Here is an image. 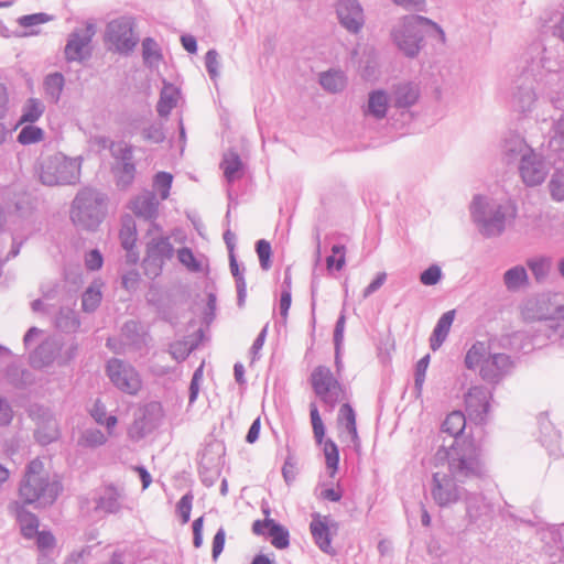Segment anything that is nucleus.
Masks as SVG:
<instances>
[{
    "instance_id": "obj_1",
    "label": "nucleus",
    "mask_w": 564,
    "mask_h": 564,
    "mask_svg": "<svg viewBox=\"0 0 564 564\" xmlns=\"http://www.w3.org/2000/svg\"><path fill=\"white\" fill-rule=\"evenodd\" d=\"M448 474L434 473L431 481V495L441 507H449L465 497L468 489H480V482L487 479V470L480 458V451L471 443H465L446 452Z\"/></svg>"
},
{
    "instance_id": "obj_2",
    "label": "nucleus",
    "mask_w": 564,
    "mask_h": 564,
    "mask_svg": "<svg viewBox=\"0 0 564 564\" xmlns=\"http://www.w3.org/2000/svg\"><path fill=\"white\" fill-rule=\"evenodd\" d=\"M522 314L527 319H536V325L531 337L524 332H516L510 336L511 345L521 344L519 350L529 352L544 346L546 340L555 341L564 337L563 293H543L529 299Z\"/></svg>"
},
{
    "instance_id": "obj_3",
    "label": "nucleus",
    "mask_w": 564,
    "mask_h": 564,
    "mask_svg": "<svg viewBox=\"0 0 564 564\" xmlns=\"http://www.w3.org/2000/svg\"><path fill=\"white\" fill-rule=\"evenodd\" d=\"M547 50L540 43H534L529 48L530 61L523 72L517 86V90L512 94L511 106L514 110L527 113L532 110L536 100V93L531 83H527L532 78L536 84L551 85L560 79V63L546 56Z\"/></svg>"
},
{
    "instance_id": "obj_4",
    "label": "nucleus",
    "mask_w": 564,
    "mask_h": 564,
    "mask_svg": "<svg viewBox=\"0 0 564 564\" xmlns=\"http://www.w3.org/2000/svg\"><path fill=\"white\" fill-rule=\"evenodd\" d=\"M470 215L481 236L495 238L501 236L507 226L513 223L518 208L510 199L499 202L475 195L470 204Z\"/></svg>"
},
{
    "instance_id": "obj_5",
    "label": "nucleus",
    "mask_w": 564,
    "mask_h": 564,
    "mask_svg": "<svg viewBox=\"0 0 564 564\" xmlns=\"http://www.w3.org/2000/svg\"><path fill=\"white\" fill-rule=\"evenodd\" d=\"M62 490L61 481L50 477L42 460L35 458L28 463L19 485V497L24 505L51 506Z\"/></svg>"
},
{
    "instance_id": "obj_6",
    "label": "nucleus",
    "mask_w": 564,
    "mask_h": 564,
    "mask_svg": "<svg viewBox=\"0 0 564 564\" xmlns=\"http://www.w3.org/2000/svg\"><path fill=\"white\" fill-rule=\"evenodd\" d=\"M425 34L436 35L442 43H445L443 29L431 19L422 15L405 17L391 32L393 43L409 58L419 55L424 45Z\"/></svg>"
},
{
    "instance_id": "obj_7",
    "label": "nucleus",
    "mask_w": 564,
    "mask_h": 564,
    "mask_svg": "<svg viewBox=\"0 0 564 564\" xmlns=\"http://www.w3.org/2000/svg\"><path fill=\"white\" fill-rule=\"evenodd\" d=\"M107 196L90 187L80 189L70 207V219L73 224L83 230L95 231L102 223L107 206Z\"/></svg>"
},
{
    "instance_id": "obj_8",
    "label": "nucleus",
    "mask_w": 564,
    "mask_h": 564,
    "mask_svg": "<svg viewBox=\"0 0 564 564\" xmlns=\"http://www.w3.org/2000/svg\"><path fill=\"white\" fill-rule=\"evenodd\" d=\"M78 352V343L72 338L67 343L58 338L48 337L44 339L33 351L30 352L29 362L33 369H45L56 364L65 367L75 359Z\"/></svg>"
},
{
    "instance_id": "obj_9",
    "label": "nucleus",
    "mask_w": 564,
    "mask_h": 564,
    "mask_svg": "<svg viewBox=\"0 0 564 564\" xmlns=\"http://www.w3.org/2000/svg\"><path fill=\"white\" fill-rule=\"evenodd\" d=\"M80 177V161L55 153L40 162L39 178L43 185H74Z\"/></svg>"
},
{
    "instance_id": "obj_10",
    "label": "nucleus",
    "mask_w": 564,
    "mask_h": 564,
    "mask_svg": "<svg viewBox=\"0 0 564 564\" xmlns=\"http://www.w3.org/2000/svg\"><path fill=\"white\" fill-rule=\"evenodd\" d=\"M135 21L131 15H121L109 21L105 30V41L121 55H130L135 48L139 37L134 33Z\"/></svg>"
},
{
    "instance_id": "obj_11",
    "label": "nucleus",
    "mask_w": 564,
    "mask_h": 564,
    "mask_svg": "<svg viewBox=\"0 0 564 564\" xmlns=\"http://www.w3.org/2000/svg\"><path fill=\"white\" fill-rule=\"evenodd\" d=\"M175 253L174 246L169 236L151 238L145 246V256L142 261L144 274L154 280L162 274L167 261L172 260Z\"/></svg>"
},
{
    "instance_id": "obj_12",
    "label": "nucleus",
    "mask_w": 564,
    "mask_h": 564,
    "mask_svg": "<svg viewBox=\"0 0 564 564\" xmlns=\"http://www.w3.org/2000/svg\"><path fill=\"white\" fill-rule=\"evenodd\" d=\"M106 373L110 382L122 393L135 395L142 388L140 373L126 360L109 359L106 364Z\"/></svg>"
},
{
    "instance_id": "obj_13",
    "label": "nucleus",
    "mask_w": 564,
    "mask_h": 564,
    "mask_svg": "<svg viewBox=\"0 0 564 564\" xmlns=\"http://www.w3.org/2000/svg\"><path fill=\"white\" fill-rule=\"evenodd\" d=\"M311 383L314 393L333 411L339 402L341 384L326 366H317L311 373Z\"/></svg>"
},
{
    "instance_id": "obj_14",
    "label": "nucleus",
    "mask_w": 564,
    "mask_h": 564,
    "mask_svg": "<svg viewBox=\"0 0 564 564\" xmlns=\"http://www.w3.org/2000/svg\"><path fill=\"white\" fill-rule=\"evenodd\" d=\"M492 390L484 386H474L465 394V411L469 421L484 424L490 410Z\"/></svg>"
},
{
    "instance_id": "obj_15",
    "label": "nucleus",
    "mask_w": 564,
    "mask_h": 564,
    "mask_svg": "<svg viewBox=\"0 0 564 564\" xmlns=\"http://www.w3.org/2000/svg\"><path fill=\"white\" fill-rule=\"evenodd\" d=\"M480 489L474 487L468 489L464 497L466 506V517L469 523L479 528L488 527L495 514L494 505L479 492Z\"/></svg>"
},
{
    "instance_id": "obj_16",
    "label": "nucleus",
    "mask_w": 564,
    "mask_h": 564,
    "mask_svg": "<svg viewBox=\"0 0 564 564\" xmlns=\"http://www.w3.org/2000/svg\"><path fill=\"white\" fill-rule=\"evenodd\" d=\"M160 200L152 191H144L134 196L129 204V208L139 219L149 223L148 234L153 230L161 231V227L155 223L159 216Z\"/></svg>"
},
{
    "instance_id": "obj_17",
    "label": "nucleus",
    "mask_w": 564,
    "mask_h": 564,
    "mask_svg": "<svg viewBox=\"0 0 564 564\" xmlns=\"http://www.w3.org/2000/svg\"><path fill=\"white\" fill-rule=\"evenodd\" d=\"M94 36L91 24L86 29H76L67 37L64 48L65 59L67 62H83L90 56L89 44Z\"/></svg>"
},
{
    "instance_id": "obj_18",
    "label": "nucleus",
    "mask_w": 564,
    "mask_h": 564,
    "mask_svg": "<svg viewBox=\"0 0 564 564\" xmlns=\"http://www.w3.org/2000/svg\"><path fill=\"white\" fill-rule=\"evenodd\" d=\"M519 173L527 186H536L544 182L547 176L549 169L542 155L534 150L522 156L519 163Z\"/></svg>"
},
{
    "instance_id": "obj_19",
    "label": "nucleus",
    "mask_w": 564,
    "mask_h": 564,
    "mask_svg": "<svg viewBox=\"0 0 564 564\" xmlns=\"http://www.w3.org/2000/svg\"><path fill=\"white\" fill-rule=\"evenodd\" d=\"M513 367L514 362L507 354H489L481 364L479 375L485 381L496 384L510 375Z\"/></svg>"
},
{
    "instance_id": "obj_20",
    "label": "nucleus",
    "mask_w": 564,
    "mask_h": 564,
    "mask_svg": "<svg viewBox=\"0 0 564 564\" xmlns=\"http://www.w3.org/2000/svg\"><path fill=\"white\" fill-rule=\"evenodd\" d=\"M336 14L340 25L351 34H358L365 25L364 9L358 0H338Z\"/></svg>"
},
{
    "instance_id": "obj_21",
    "label": "nucleus",
    "mask_w": 564,
    "mask_h": 564,
    "mask_svg": "<svg viewBox=\"0 0 564 564\" xmlns=\"http://www.w3.org/2000/svg\"><path fill=\"white\" fill-rule=\"evenodd\" d=\"M337 423L340 429V442L351 445L356 452H359L361 443L357 431L356 412L349 403H344L339 408Z\"/></svg>"
},
{
    "instance_id": "obj_22",
    "label": "nucleus",
    "mask_w": 564,
    "mask_h": 564,
    "mask_svg": "<svg viewBox=\"0 0 564 564\" xmlns=\"http://www.w3.org/2000/svg\"><path fill=\"white\" fill-rule=\"evenodd\" d=\"M467 416L462 411H453L445 417L444 422L441 426V432L448 434L454 438L453 443L449 445V448L446 449L444 446L437 452L438 457H446V452H452L454 447H458L465 443H471V441H458V437L463 434L466 427Z\"/></svg>"
},
{
    "instance_id": "obj_23",
    "label": "nucleus",
    "mask_w": 564,
    "mask_h": 564,
    "mask_svg": "<svg viewBox=\"0 0 564 564\" xmlns=\"http://www.w3.org/2000/svg\"><path fill=\"white\" fill-rule=\"evenodd\" d=\"M532 150L520 133L509 131L502 139L501 158L507 164L520 163L522 156Z\"/></svg>"
},
{
    "instance_id": "obj_24",
    "label": "nucleus",
    "mask_w": 564,
    "mask_h": 564,
    "mask_svg": "<svg viewBox=\"0 0 564 564\" xmlns=\"http://www.w3.org/2000/svg\"><path fill=\"white\" fill-rule=\"evenodd\" d=\"M391 107L401 113L408 111L420 98V89L413 83H399L390 91Z\"/></svg>"
},
{
    "instance_id": "obj_25",
    "label": "nucleus",
    "mask_w": 564,
    "mask_h": 564,
    "mask_svg": "<svg viewBox=\"0 0 564 564\" xmlns=\"http://www.w3.org/2000/svg\"><path fill=\"white\" fill-rule=\"evenodd\" d=\"M310 531L315 544L319 550L326 554H334V547L332 545L333 533L328 524L327 517H322L319 513L312 514V521L310 523Z\"/></svg>"
},
{
    "instance_id": "obj_26",
    "label": "nucleus",
    "mask_w": 564,
    "mask_h": 564,
    "mask_svg": "<svg viewBox=\"0 0 564 564\" xmlns=\"http://www.w3.org/2000/svg\"><path fill=\"white\" fill-rule=\"evenodd\" d=\"M538 424L542 445L549 451L550 455H555L558 449V442L561 438L560 432L554 429L546 413H541L539 415Z\"/></svg>"
},
{
    "instance_id": "obj_27",
    "label": "nucleus",
    "mask_w": 564,
    "mask_h": 564,
    "mask_svg": "<svg viewBox=\"0 0 564 564\" xmlns=\"http://www.w3.org/2000/svg\"><path fill=\"white\" fill-rule=\"evenodd\" d=\"M390 100V96L383 89L370 91L365 113L378 120L383 119L387 116L388 108L391 107Z\"/></svg>"
},
{
    "instance_id": "obj_28",
    "label": "nucleus",
    "mask_w": 564,
    "mask_h": 564,
    "mask_svg": "<svg viewBox=\"0 0 564 564\" xmlns=\"http://www.w3.org/2000/svg\"><path fill=\"white\" fill-rule=\"evenodd\" d=\"M121 492L112 485L107 486L96 499V510L117 513L121 510Z\"/></svg>"
},
{
    "instance_id": "obj_29",
    "label": "nucleus",
    "mask_w": 564,
    "mask_h": 564,
    "mask_svg": "<svg viewBox=\"0 0 564 564\" xmlns=\"http://www.w3.org/2000/svg\"><path fill=\"white\" fill-rule=\"evenodd\" d=\"M455 318V310L445 312L437 321L433 333L430 337V347L436 351L446 340L451 326Z\"/></svg>"
},
{
    "instance_id": "obj_30",
    "label": "nucleus",
    "mask_w": 564,
    "mask_h": 564,
    "mask_svg": "<svg viewBox=\"0 0 564 564\" xmlns=\"http://www.w3.org/2000/svg\"><path fill=\"white\" fill-rule=\"evenodd\" d=\"M503 284L509 292H518L529 284L527 269L521 265H514L503 273Z\"/></svg>"
},
{
    "instance_id": "obj_31",
    "label": "nucleus",
    "mask_w": 564,
    "mask_h": 564,
    "mask_svg": "<svg viewBox=\"0 0 564 564\" xmlns=\"http://www.w3.org/2000/svg\"><path fill=\"white\" fill-rule=\"evenodd\" d=\"M45 112V105L37 98H29L21 108V116L17 122V127L24 123L36 122Z\"/></svg>"
},
{
    "instance_id": "obj_32",
    "label": "nucleus",
    "mask_w": 564,
    "mask_h": 564,
    "mask_svg": "<svg viewBox=\"0 0 564 564\" xmlns=\"http://www.w3.org/2000/svg\"><path fill=\"white\" fill-rule=\"evenodd\" d=\"M65 86L64 75L59 72L48 74L43 82V88L47 100L57 104Z\"/></svg>"
},
{
    "instance_id": "obj_33",
    "label": "nucleus",
    "mask_w": 564,
    "mask_h": 564,
    "mask_svg": "<svg viewBox=\"0 0 564 564\" xmlns=\"http://www.w3.org/2000/svg\"><path fill=\"white\" fill-rule=\"evenodd\" d=\"M178 94L180 91L175 86L172 84H164L156 105V111L160 117L165 118L171 113L172 109L177 104Z\"/></svg>"
},
{
    "instance_id": "obj_34",
    "label": "nucleus",
    "mask_w": 564,
    "mask_h": 564,
    "mask_svg": "<svg viewBox=\"0 0 564 564\" xmlns=\"http://www.w3.org/2000/svg\"><path fill=\"white\" fill-rule=\"evenodd\" d=\"M55 327L64 333L76 332L80 326L77 313L69 307H61L54 319Z\"/></svg>"
},
{
    "instance_id": "obj_35",
    "label": "nucleus",
    "mask_w": 564,
    "mask_h": 564,
    "mask_svg": "<svg viewBox=\"0 0 564 564\" xmlns=\"http://www.w3.org/2000/svg\"><path fill=\"white\" fill-rule=\"evenodd\" d=\"M224 175L229 183L239 180L242 176L243 163L236 152H228L224 155L221 164Z\"/></svg>"
},
{
    "instance_id": "obj_36",
    "label": "nucleus",
    "mask_w": 564,
    "mask_h": 564,
    "mask_svg": "<svg viewBox=\"0 0 564 564\" xmlns=\"http://www.w3.org/2000/svg\"><path fill=\"white\" fill-rule=\"evenodd\" d=\"M229 267L232 276L236 282L237 290V305L242 307L247 297V283L243 275V269L240 270L239 264L237 262L236 256L234 252L229 253Z\"/></svg>"
},
{
    "instance_id": "obj_37",
    "label": "nucleus",
    "mask_w": 564,
    "mask_h": 564,
    "mask_svg": "<svg viewBox=\"0 0 564 564\" xmlns=\"http://www.w3.org/2000/svg\"><path fill=\"white\" fill-rule=\"evenodd\" d=\"M17 521L25 539H33L35 536L39 531V519L34 513L25 510L23 507H19L17 509Z\"/></svg>"
},
{
    "instance_id": "obj_38",
    "label": "nucleus",
    "mask_w": 564,
    "mask_h": 564,
    "mask_svg": "<svg viewBox=\"0 0 564 564\" xmlns=\"http://www.w3.org/2000/svg\"><path fill=\"white\" fill-rule=\"evenodd\" d=\"M527 265L532 272L536 283H543L552 269V259L546 256L533 257L527 260Z\"/></svg>"
},
{
    "instance_id": "obj_39",
    "label": "nucleus",
    "mask_w": 564,
    "mask_h": 564,
    "mask_svg": "<svg viewBox=\"0 0 564 564\" xmlns=\"http://www.w3.org/2000/svg\"><path fill=\"white\" fill-rule=\"evenodd\" d=\"M142 58L145 66L152 68L159 66L163 58L162 51L153 37H144L142 41Z\"/></svg>"
},
{
    "instance_id": "obj_40",
    "label": "nucleus",
    "mask_w": 564,
    "mask_h": 564,
    "mask_svg": "<svg viewBox=\"0 0 564 564\" xmlns=\"http://www.w3.org/2000/svg\"><path fill=\"white\" fill-rule=\"evenodd\" d=\"M59 436L58 425L56 420H48L36 426L34 431V438L41 445H48L56 441Z\"/></svg>"
},
{
    "instance_id": "obj_41",
    "label": "nucleus",
    "mask_w": 564,
    "mask_h": 564,
    "mask_svg": "<svg viewBox=\"0 0 564 564\" xmlns=\"http://www.w3.org/2000/svg\"><path fill=\"white\" fill-rule=\"evenodd\" d=\"M265 533V538L270 539L271 544L279 550L286 549L290 545L289 530L275 520Z\"/></svg>"
},
{
    "instance_id": "obj_42",
    "label": "nucleus",
    "mask_w": 564,
    "mask_h": 564,
    "mask_svg": "<svg viewBox=\"0 0 564 564\" xmlns=\"http://www.w3.org/2000/svg\"><path fill=\"white\" fill-rule=\"evenodd\" d=\"M17 135V142L22 145H31L44 140L45 132L34 123H24Z\"/></svg>"
},
{
    "instance_id": "obj_43",
    "label": "nucleus",
    "mask_w": 564,
    "mask_h": 564,
    "mask_svg": "<svg viewBox=\"0 0 564 564\" xmlns=\"http://www.w3.org/2000/svg\"><path fill=\"white\" fill-rule=\"evenodd\" d=\"M487 347L481 341H476L466 352L465 366L467 369L474 370L477 367L481 368V364L487 358Z\"/></svg>"
},
{
    "instance_id": "obj_44",
    "label": "nucleus",
    "mask_w": 564,
    "mask_h": 564,
    "mask_svg": "<svg viewBox=\"0 0 564 564\" xmlns=\"http://www.w3.org/2000/svg\"><path fill=\"white\" fill-rule=\"evenodd\" d=\"M319 84L330 93H338L345 87V76L339 70H328L321 74Z\"/></svg>"
},
{
    "instance_id": "obj_45",
    "label": "nucleus",
    "mask_w": 564,
    "mask_h": 564,
    "mask_svg": "<svg viewBox=\"0 0 564 564\" xmlns=\"http://www.w3.org/2000/svg\"><path fill=\"white\" fill-rule=\"evenodd\" d=\"M102 299L99 286L89 285L82 295V308L86 313L95 312L100 305Z\"/></svg>"
},
{
    "instance_id": "obj_46",
    "label": "nucleus",
    "mask_w": 564,
    "mask_h": 564,
    "mask_svg": "<svg viewBox=\"0 0 564 564\" xmlns=\"http://www.w3.org/2000/svg\"><path fill=\"white\" fill-rule=\"evenodd\" d=\"M90 415L96 421V423L105 425L108 431L113 429L118 422L116 415L107 414V409L100 400H97L94 403V406L90 410Z\"/></svg>"
},
{
    "instance_id": "obj_47",
    "label": "nucleus",
    "mask_w": 564,
    "mask_h": 564,
    "mask_svg": "<svg viewBox=\"0 0 564 564\" xmlns=\"http://www.w3.org/2000/svg\"><path fill=\"white\" fill-rule=\"evenodd\" d=\"M142 139L145 142L160 144L165 140L164 127L160 121L151 122L141 130Z\"/></svg>"
},
{
    "instance_id": "obj_48",
    "label": "nucleus",
    "mask_w": 564,
    "mask_h": 564,
    "mask_svg": "<svg viewBox=\"0 0 564 564\" xmlns=\"http://www.w3.org/2000/svg\"><path fill=\"white\" fill-rule=\"evenodd\" d=\"M324 455L326 467L330 470V477L335 475L339 464V449L336 443L328 438L324 442Z\"/></svg>"
},
{
    "instance_id": "obj_49",
    "label": "nucleus",
    "mask_w": 564,
    "mask_h": 564,
    "mask_svg": "<svg viewBox=\"0 0 564 564\" xmlns=\"http://www.w3.org/2000/svg\"><path fill=\"white\" fill-rule=\"evenodd\" d=\"M549 189L552 199L564 202V170L556 169L549 182Z\"/></svg>"
},
{
    "instance_id": "obj_50",
    "label": "nucleus",
    "mask_w": 564,
    "mask_h": 564,
    "mask_svg": "<svg viewBox=\"0 0 564 564\" xmlns=\"http://www.w3.org/2000/svg\"><path fill=\"white\" fill-rule=\"evenodd\" d=\"M177 259L191 272L198 273L203 270L202 262L196 259L193 250L188 247L177 250Z\"/></svg>"
},
{
    "instance_id": "obj_51",
    "label": "nucleus",
    "mask_w": 564,
    "mask_h": 564,
    "mask_svg": "<svg viewBox=\"0 0 564 564\" xmlns=\"http://www.w3.org/2000/svg\"><path fill=\"white\" fill-rule=\"evenodd\" d=\"M553 135L550 140V148L564 154V116L561 115L553 123Z\"/></svg>"
},
{
    "instance_id": "obj_52",
    "label": "nucleus",
    "mask_w": 564,
    "mask_h": 564,
    "mask_svg": "<svg viewBox=\"0 0 564 564\" xmlns=\"http://www.w3.org/2000/svg\"><path fill=\"white\" fill-rule=\"evenodd\" d=\"M121 246L124 250L131 251L137 242V230L132 220L124 221L119 232Z\"/></svg>"
},
{
    "instance_id": "obj_53",
    "label": "nucleus",
    "mask_w": 564,
    "mask_h": 564,
    "mask_svg": "<svg viewBox=\"0 0 564 564\" xmlns=\"http://www.w3.org/2000/svg\"><path fill=\"white\" fill-rule=\"evenodd\" d=\"M430 364V355L422 357L415 365L414 369V392L416 397L422 394L423 384L425 381L426 370Z\"/></svg>"
},
{
    "instance_id": "obj_54",
    "label": "nucleus",
    "mask_w": 564,
    "mask_h": 564,
    "mask_svg": "<svg viewBox=\"0 0 564 564\" xmlns=\"http://www.w3.org/2000/svg\"><path fill=\"white\" fill-rule=\"evenodd\" d=\"M115 173L119 185L129 186L134 180L135 165L133 161L117 164Z\"/></svg>"
},
{
    "instance_id": "obj_55",
    "label": "nucleus",
    "mask_w": 564,
    "mask_h": 564,
    "mask_svg": "<svg viewBox=\"0 0 564 564\" xmlns=\"http://www.w3.org/2000/svg\"><path fill=\"white\" fill-rule=\"evenodd\" d=\"M173 176L169 172H159L154 176L153 185L159 192L162 200L166 199L170 195Z\"/></svg>"
},
{
    "instance_id": "obj_56",
    "label": "nucleus",
    "mask_w": 564,
    "mask_h": 564,
    "mask_svg": "<svg viewBox=\"0 0 564 564\" xmlns=\"http://www.w3.org/2000/svg\"><path fill=\"white\" fill-rule=\"evenodd\" d=\"M256 252L258 254L261 269L268 271L272 265V249L270 242L265 239L258 240L256 242Z\"/></svg>"
},
{
    "instance_id": "obj_57",
    "label": "nucleus",
    "mask_w": 564,
    "mask_h": 564,
    "mask_svg": "<svg viewBox=\"0 0 564 564\" xmlns=\"http://www.w3.org/2000/svg\"><path fill=\"white\" fill-rule=\"evenodd\" d=\"M106 435L98 429L86 430L79 441V444L86 447H98L106 443Z\"/></svg>"
},
{
    "instance_id": "obj_58",
    "label": "nucleus",
    "mask_w": 564,
    "mask_h": 564,
    "mask_svg": "<svg viewBox=\"0 0 564 564\" xmlns=\"http://www.w3.org/2000/svg\"><path fill=\"white\" fill-rule=\"evenodd\" d=\"M198 341L187 344L185 341H176L171 344L170 354L177 362L184 361L189 354L197 347Z\"/></svg>"
},
{
    "instance_id": "obj_59",
    "label": "nucleus",
    "mask_w": 564,
    "mask_h": 564,
    "mask_svg": "<svg viewBox=\"0 0 564 564\" xmlns=\"http://www.w3.org/2000/svg\"><path fill=\"white\" fill-rule=\"evenodd\" d=\"M52 20H53V15H50L44 12H39V13L22 15V17L18 18L17 22L22 28L31 29L33 26L47 23Z\"/></svg>"
},
{
    "instance_id": "obj_60",
    "label": "nucleus",
    "mask_w": 564,
    "mask_h": 564,
    "mask_svg": "<svg viewBox=\"0 0 564 564\" xmlns=\"http://www.w3.org/2000/svg\"><path fill=\"white\" fill-rule=\"evenodd\" d=\"M345 250L346 248L344 245H334L332 247V254L326 258L328 269L335 268L339 271L344 268L346 263Z\"/></svg>"
},
{
    "instance_id": "obj_61",
    "label": "nucleus",
    "mask_w": 564,
    "mask_h": 564,
    "mask_svg": "<svg viewBox=\"0 0 564 564\" xmlns=\"http://www.w3.org/2000/svg\"><path fill=\"white\" fill-rule=\"evenodd\" d=\"M310 415H311V422H312V426H313L314 437L318 444H322L324 436H325V426H324V423L319 415L318 409L313 403L310 406Z\"/></svg>"
},
{
    "instance_id": "obj_62",
    "label": "nucleus",
    "mask_w": 564,
    "mask_h": 564,
    "mask_svg": "<svg viewBox=\"0 0 564 564\" xmlns=\"http://www.w3.org/2000/svg\"><path fill=\"white\" fill-rule=\"evenodd\" d=\"M205 66L206 70L213 82L219 77V54L216 50H208L205 55Z\"/></svg>"
},
{
    "instance_id": "obj_63",
    "label": "nucleus",
    "mask_w": 564,
    "mask_h": 564,
    "mask_svg": "<svg viewBox=\"0 0 564 564\" xmlns=\"http://www.w3.org/2000/svg\"><path fill=\"white\" fill-rule=\"evenodd\" d=\"M443 276V272L440 265L431 264L427 269L421 272L420 282L423 285L432 286L437 284Z\"/></svg>"
},
{
    "instance_id": "obj_64",
    "label": "nucleus",
    "mask_w": 564,
    "mask_h": 564,
    "mask_svg": "<svg viewBox=\"0 0 564 564\" xmlns=\"http://www.w3.org/2000/svg\"><path fill=\"white\" fill-rule=\"evenodd\" d=\"M193 499L194 496L192 491H188L182 496L176 505V511L182 520V523H187L191 519Z\"/></svg>"
}]
</instances>
